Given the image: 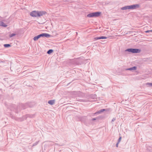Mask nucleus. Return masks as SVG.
Instances as JSON below:
<instances>
[{"label": "nucleus", "instance_id": "1", "mask_svg": "<svg viewBox=\"0 0 152 152\" xmlns=\"http://www.w3.org/2000/svg\"><path fill=\"white\" fill-rule=\"evenodd\" d=\"M50 37V35L47 33H42L34 37L33 38V39L34 41H37L40 37H45L47 38H48Z\"/></svg>", "mask_w": 152, "mask_h": 152}, {"label": "nucleus", "instance_id": "2", "mask_svg": "<svg viewBox=\"0 0 152 152\" xmlns=\"http://www.w3.org/2000/svg\"><path fill=\"white\" fill-rule=\"evenodd\" d=\"M141 51V50L136 48H129L125 50V51H128L132 53H139Z\"/></svg>", "mask_w": 152, "mask_h": 152}, {"label": "nucleus", "instance_id": "3", "mask_svg": "<svg viewBox=\"0 0 152 152\" xmlns=\"http://www.w3.org/2000/svg\"><path fill=\"white\" fill-rule=\"evenodd\" d=\"M101 13V12H92L88 14L87 15V16L89 18L98 17L99 16Z\"/></svg>", "mask_w": 152, "mask_h": 152}, {"label": "nucleus", "instance_id": "4", "mask_svg": "<svg viewBox=\"0 0 152 152\" xmlns=\"http://www.w3.org/2000/svg\"><path fill=\"white\" fill-rule=\"evenodd\" d=\"M9 108L11 111H14L16 113L18 112V109L17 106L15 104H11L9 107Z\"/></svg>", "mask_w": 152, "mask_h": 152}, {"label": "nucleus", "instance_id": "5", "mask_svg": "<svg viewBox=\"0 0 152 152\" xmlns=\"http://www.w3.org/2000/svg\"><path fill=\"white\" fill-rule=\"evenodd\" d=\"M139 7V5L138 4H136L133 5H129V10L136 9Z\"/></svg>", "mask_w": 152, "mask_h": 152}, {"label": "nucleus", "instance_id": "6", "mask_svg": "<svg viewBox=\"0 0 152 152\" xmlns=\"http://www.w3.org/2000/svg\"><path fill=\"white\" fill-rule=\"evenodd\" d=\"M38 11H34L31 12L30 15L31 16L33 17H38Z\"/></svg>", "mask_w": 152, "mask_h": 152}, {"label": "nucleus", "instance_id": "7", "mask_svg": "<svg viewBox=\"0 0 152 152\" xmlns=\"http://www.w3.org/2000/svg\"><path fill=\"white\" fill-rule=\"evenodd\" d=\"M46 13V12L45 11H38V17H40L42 16Z\"/></svg>", "mask_w": 152, "mask_h": 152}, {"label": "nucleus", "instance_id": "8", "mask_svg": "<svg viewBox=\"0 0 152 152\" xmlns=\"http://www.w3.org/2000/svg\"><path fill=\"white\" fill-rule=\"evenodd\" d=\"M137 67L136 66H134L133 67H131L130 68H127L125 69L126 70H130L132 71L135 70L137 69Z\"/></svg>", "mask_w": 152, "mask_h": 152}, {"label": "nucleus", "instance_id": "9", "mask_svg": "<svg viewBox=\"0 0 152 152\" xmlns=\"http://www.w3.org/2000/svg\"><path fill=\"white\" fill-rule=\"evenodd\" d=\"M107 38V37L104 36H102L100 37H95L94 39L95 40H98L99 39H106Z\"/></svg>", "mask_w": 152, "mask_h": 152}, {"label": "nucleus", "instance_id": "10", "mask_svg": "<svg viewBox=\"0 0 152 152\" xmlns=\"http://www.w3.org/2000/svg\"><path fill=\"white\" fill-rule=\"evenodd\" d=\"M34 114H27L25 115V118H33L34 117Z\"/></svg>", "mask_w": 152, "mask_h": 152}, {"label": "nucleus", "instance_id": "11", "mask_svg": "<svg viewBox=\"0 0 152 152\" xmlns=\"http://www.w3.org/2000/svg\"><path fill=\"white\" fill-rule=\"evenodd\" d=\"M105 110V109H101V110H99L96 113H95L94 114H100L101 113H102V112L104 111Z\"/></svg>", "mask_w": 152, "mask_h": 152}, {"label": "nucleus", "instance_id": "12", "mask_svg": "<svg viewBox=\"0 0 152 152\" xmlns=\"http://www.w3.org/2000/svg\"><path fill=\"white\" fill-rule=\"evenodd\" d=\"M22 107V109H24L27 107L28 105L27 104H21L20 105Z\"/></svg>", "mask_w": 152, "mask_h": 152}, {"label": "nucleus", "instance_id": "13", "mask_svg": "<svg viewBox=\"0 0 152 152\" xmlns=\"http://www.w3.org/2000/svg\"><path fill=\"white\" fill-rule=\"evenodd\" d=\"M121 9L122 10H129V6H127L123 7L121 8Z\"/></svg>", "mask_w": 152, "mask_h": 152}, {"label": "nucleus", "instance_id": "14", "mask_svg": "<svg viewBox=\"0 0 152 152\" xmlns=\"http://www.w3.org/2000/svg\"><path fill=\"white\" fill-rule=\"evenodd\" d=\"M55 102V100H50L48 101V103L49 104L52 105L54 104Z\"/></svg>", "mask_w": 152, "mask_h": 152}, {"label": "nucleus", "instance_id": "15", "mask_svg": "<svg viewBox=\"0 0 152 152\" xmlns=\"http://www.w3.org/2000/svg\"><path fill=\"white\" fill-rule=\"evenodd\" d=\"M0 26L4 27H6L7 26V25L3 22L1 21L0 22Z\"/></svg>", "mask_w": 152, "mask_h": 152}, {"label": "nucleus", "instance_id": "16", "mask_svg": "<svg viewBox=\"0 0 152 152\" xmlns=\"http://www.w3.org/2000/svg\"><path fill=\"white\" fill-rule=\"evenodd\" d=\"M5 48H9L11 46V45L9 44H5L4 45Z\"/></svg>", "mask_w": 152, "mask_h": 152}, {"label": "nucleus", "instance_id": "17", "mask_svg": "<svg viewBox=\"0 0 152 152\" xmlns=\"http://www.w3.org/2000/svg\"><path fill=\"white\" fill-rule=\"evenodd\" d=\"M53 50L52 49H50L47 52V53L48 54H50L53 52Z\"/></svg>", "mask_w": 152, "mask_h": 152}, {"label": "nucleus", "instance_id": "18", "mask_svg": "<svg viewBox=\"0 0 152 152\" xmlns=\"http://www.w3.org/2000/svg\"><path fill=\"white\" fill-rule=\"evenodd\" d=\"M15 35H16L15 34L13 33V34H10L9 35V36L11 38V37H13Z\"/></svg>", "mask_w": 152, "mask_h": 152}, {"label": "nucleus", "instance_id": "19", "mask_svg": "<svg viewBox=\"0 0 152 152\" xmlns=\"http://www.w3.org/2000/svg\"><path fill=\"white\" fill-rule=\"evenodd\" d=\"M39 142V141H38L37 142H36L34 143L33 145H32V146H36V145H37V144H38V142Z\"/></svg>", "mask_w": 152, "mask_h": 152}, {"label": "nucleus", "instance_id": "20", "mask_svg": "<svg viewBox=\"0 0 152 152\" xmlns=\"http://www.w3.org/2000/svg\"><path fill=\"white\" fill-rule=\"evenodd\" d=\"M121 137H120L119 138L118 140V142L119 143L120 142L121 140Z\"/></svg>", "mask_w": 152, "mask_h": 152}, {"label": "nucleus", "instance_id": "21", "mask_svg": "<svg viewBox=\"0 0 152 152\" xmlns=\"http://www.w3.org/2000/svg\"><path fill=\"white\" fill-rule=\"evenodd\" d=\"M115 120H116L115 118H113L111 122H113V121H115Z\"/></svg>", "mask_w": 152, "mask_h": 152}, {"label": "nucleus", "instance_id": "22", "mask_svg": "<svg viewBox=\"0 0 152 152\" xmlns=\"http://www.w3.org/2000/svg\"><path fill=\"white\" fill-rule=\"evenodd\" d=\"M148 84L150 86H152V83H148Z\"/></svg>", "mask_w": 152, "mask_h": 152}, {"label": "nucleus", "instance_id": "23", "mask_svg": "<svg viewBox=\"0 0 152 152\" xmlns=\"http://www.w3.org/2000/svg\"><path fill=\"white\" fill-rule=\"evenodd\" d=\"M151 31H152L151 30H147V31H146V32H151Z\"/></svg>", "mask_w": 152, "mask_h": 152}, {"label": "nucleus", "instance_id": "24", "mask_svg": "<svg viewBox=\"0 0 152 152\" xmlns=\"http://www.w3.org/2000/svg\"><path fill=\"white\" fill-rule=\"evenodd\" d=\"M119 143L117 142L116 144V146L117 147H118V144H119Z\"/></svg>", "mask_w": 152, "mask_h": 152}, {"label": "nucleus", "instance_id": "25", "mask_svg": "<svg viewBox=\"0 0 152 152\" xmlns=\"http://www.w3.org/2000/svg\"><path fill=\"white\" fill-rule=\"evenodd\" d=\"M92 120L94 121L96 120V119L95 118H93Z\"/></svg>", "mask_w": 152, "mask_h": 152}]
</instances>
